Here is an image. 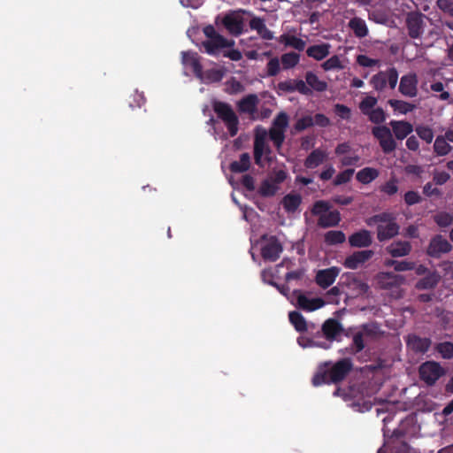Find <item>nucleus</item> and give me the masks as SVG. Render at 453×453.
<instances>
[{"label":"nucleus","instance_id":"f257e3e1","mask_svg":"<svg viewBox=\"0 0 453 453\" xmlns=\"http://www.w3.org/2000/svg\"><path fill=\"white\" fill-rule=\"evenodd\" d=\"M366 224L369 226H377V238L380 242L393 238L399 232L395 217L388 212H383L367 219Z\"/></svg>","mask_w":453,"mask_h":453},{"label":"nucleus","instance_id":"f03ea898","mask_svg":"<svg viewBox=\"0 0 453 453\" xmlns=\"http://www.w3.org/2000/svg\"><path fill=\"white\" fill-rule=\"evenodd\" d=\"M211 106L217 118L224 123L229 135L234 137L239 131L240 120L232 105L226 102L214 100Z\"/></svg>","mask_w":453,"mask_h":453},{"label":"nucleus","instance_id":"7ed1b4c3","mask_svg":"<svg viewBox=\"0 0 453 453\" xmlns=\"http://www.w3.org/2000/svg\"><path fill=\"white\" fill-rule=\"evenodd\" d=\"M313 214L319 215V225L323 227L336 226L341 220L339 211L330 210L329 203L325 201H318L313 203Z\"/></svg>","mask_w":453,"mask_h":453},{"label":"nucleus","instance_id":"20e7f679","mask_svg":"<svg viewBox=\"0 0 453 453\" xmlns=\"http://www.w3.org/2000/svg\"><path fill=\"white\" fill-rule=\"evenodd\" d=\"M374 282L378 288L390 290L395 297H399L401 296L399 287L403 284L404 278L392 273L382 272L375 276Z\"/></svg>","mask_w":453,"mask_h":453},{"label":"nucleus","instance_id":"39448f33","mask_svg":"<svg viewBox=\"0 0 453 453\" xmlns=\"http://www.w3.org/2000/svg\"><path fill=\"white\" fill-rule=\"evenodd\" d=\"M398 81V73L395 68H389L373 75L370 83L376 91H383L388 87L395 88Z\"/></svg>","mask_w":453,"mask_h":453},{"label":"nucleus","instance_id":"423d86ee","mask_svg":"<svg viewBox=\"0 0 453 453\" xmlns=\"http://www.w3.org/2000/svg\"><path fill=\"white\" fill-rule=\"evenodd\" d=\"M264 243L261 247V256L265 261H276L283 250L282 245L276 236H262Z\"/></svg>","mask_w":453,"mask_h":453},{"label":"nucleus","instance_id":"0eeeda50","mask_svg":"<svg viewBox=\"0 0 453 453\" xmlns=\"http://www.w3.org/2000/svg\"><path fill=\"white\" fill-rule=\"evenodd\" d=\"M444 373L445 370L434 361L426 362L419 367L420 379L428 386L434 385Z\"/></svg>","mask_w":453,"mask_h":453},{"label":"nucleus","instance_id":"6e6552de","mask_svg":"<svg viewBox=\"0 0 453 453\" xmlns=\"http://www.w3.org/2000/svg\"><path fill=\"white\" fill-rule=\"evenodd\" d=\"M378 333L379 327L375 324H367L363 326L353 335V343L356 350H362L365 348V342L375 337Z\"/></svg>","mask_w":453,"mask_h":453},{"label":"nucleus","instance_id":"1a4fd4ad","mask_svg":"<svg viewBox=\"0 0 453 453\" xmlns=\"http://www.w3.org/2000/svg\"><path fill=\"white\" fill-rule=\"evenodd\" d=\"M373 135L379 140L380 145L385 153L392 152L395 147L391 131L385 126H379L372 128Z\"/></svg>","mask_w":453,"mask_h":453},{"label":"nucleus","instance_id":"9d476101","mask_svg":"<svg viewBox=\"0 0 453 453\" xmlns=\"http://www.w3.org/2000/svg\"><path fill=\"white\" fill-rule=\"evenodd\" d=\"M221 23L233 35H240L243 31V18L238 12H232L226 14Z\"/></svg>","mask_w":453,"mask_h":453},{"label":"nucleus","instance_id":"9b49d317","mask_svg":"<svg viewBox=\"0 0 453 453\" xmlns=\"http://www.w3.org/2000/svg\"><path fill=\"white\" fill-rule=\"evenodd\" d=\"M373 254L374 252L370 250L356 251L345 258L343 265L348 269H357L368 261Z\"/></svg>","mask_w":453,"mask_h":453},{"label":"nucleus","instance_id":"f8f14e48","mask_svg":"<svg viewBox=\"0 0 453 453\" xmlns=\"http://www.w3.org/2000/svg\"><path fill=\"white\" fill-rule=\"evenodd\" d=\"M232 45H234V42L228 41L221 35L202 42V46L204 48L205 52L211 56L217 55L219 50L231 47Z\"/></svg>","mask_w":453,"mask_h":453},{"label":"nucleus","instance_id":"ddd939ff","mask_svg":"<svg viewBox=\"0 0 453 453\" xmlns=\"http://www.w3.org/2000/svg\"><path fill=\"white\" fill-rule=\"evenodd\" d=\"M258 103L259 99L257 96L256 94H250L239 100L236 104V106L239 113L249 114L250 118L254 119V115L257 111Z\"/></svg>","mask_w":453,"mask_h":453},{"label":"nucleus","instance_id":"4468645a","mask_svg":"<svg viewBox=\"0 0 453 453\" xmlns=\"http://www.w3.org/2000/svg\"><path fill=\"white\" fill-rule=\"evenodd\" d=\"M335 153L341 157L340 160L342 165H354L360 159L359 156L348 142L339 144L335 149Z\"/></svg>","mask_w":453,"mask_h":453},{"label":"nucleus","instance_id":"2eb2a0df","mask_svg":"<svg viewBox=\"0 0 453 453\" xmlns=\"http://www.w3.org/2000/svg\"><path fill=\"white\" fill-rule=\"evenodd\" d=\"M425 16L419 12H411L407 16V26L409 35L412 38L419 37L424 31V21Z\"/></svg>","mask_w":453,"mask_h":453},{"label":"nucleus","instance_id":"dca6fc26","mask_svg":"<svg viewBox=\"0 0 453 453\" xmlns=\"http://www.w3.org/2000/svg\"><path fill=\"white\" fill-rule=\"evenodd\" d=\"M418 79L415 73H408L401 78L399 90L400 92L409 97L417 96Z\"/></svg>","mask_w":453,"mask_h":453},{"label":"nucleus","instance_id":"f3484780","mask_svg":"<svg viewBox=\"0 0 453 453\" xmlns=\"http://www.w3.org/2000/svg\"><path fill=\"white\" fill-rule=\"evenodd\" d=\"M181 63L191 67L194 74L197 78H202L203 76V66L200 62V57L196 52L192 51H182L181 52Z\"/></svg>","mask_w":453,"mask_h":453},{"label":"nucleus","instance_id":"a211bd4d","mask_svg":"<svg viewBox=\"0 0 453 453\" xmlns=\"http://www.w3.org/2000/svg\"><path fill=\"white\" fill-rule=\"evenodd\" d=\"M451 250L450 243L441 235H436L430 242L427 253L431 257H440Z\"/></svg>","mask_w":453,"mask_h":453},{"label":"nucleus","instance_id":"6ab92c4d","mask_svg":"<svg viewBox=\"0 0 453 453\" xmlns=\"http://www.w3.org/2000/svg\"><path fill=\"white\" fill-rule=\"evenodd\" d=\"M372 242V236L368 230H359L349 236V243L354 248H366Z\"/></svg>","mask_w":453,"mask_h":453},{"label":"nucleus","instance_id":"aec40b11","mask_svg":"<svg viewBox=\"0 0 453 453\" xmlns=\"http://www.w3.org/2000/svg\"><path fill=\"white\" fill-rule=\"evenodd\" d=\"M278 89L284 93H292L298 91L301 94H308L309 88L302 80H288L278 83Z\"/></svg>","mask_w":453,"mask_h":453},{"label":"nucleus","instance_id":"412c9836","mask_svg":"<svg viewBox=\"0 0 453 453\" xmlns=\"http://www.w3.org/2000/svg\"><path fill=\"white\" fill-rule=\"evenodd\" d=\"M339 273L340 269L336 266L320 270L317 273L316 281L320 287L327 288L334 282Z\"/></svg>","mask_w":453,"mask_h":453},{"label":"nucleus","instance_id":"4be33fe9","mask_svg":"<svg viewBox=\"0 0 453 453\" xmlns=\"http://www.w3.org/2000/svg\"><path fill=\"white\" fill-rule=\"evenodd\" d=\"M266 143V133L264 131L262 134H256L254 139V159L256 165L260 167H264L262 157L265 153V150L267 147Z\"/></svg>","mask_w":453,"mask_h":453},{"label":"nucleus","instance_id":"5701e85b","mask_svg":"<svg viewBox=\"0 0 453 453\" xmlns=\"http://www.w3.org/2000/svg\"><path fill=\"white\" fill-rule=\"evenodd\" d=\"M350 370V363L347 359H343L336 363L330 370V380L334 382L342 380Z\"/></svg>","mask_w":453,"mask_h":453},{"label":"nucleus","instance_id":"b1692460","mask_svg":"<svg viewBox=\"0 0 453 453\" xmlns=\"http://www.w3.org/2000/svg\"><path fill=\"white\" fill-rule=\"evenodd\" d=\"M297 308L305 311H311V298L307 297L300 289L291 292V301Z\"/></svg>","mask_w":453,"mask_h":453},{"label":"nucleus","instance_id":"393cba45","mask_svg":"<svg viewBox=\"0 0 453 453\" xmlns=\"http://www.w3.org/2000/svg\"><path fill=\"white\" fill-rule=\"evenodd\" d=\"M431 344V342L427 338H420L416 335H410L407 339V346L410 349L424 353L427 351Z\"/></svg>","mask_w":453,"mask_h":453},{"label":"nucleus","instance_id":"a878e982","mask_svg":"<svg viewBox=\"0 0 453 453\" xmlns=\"http://www.w3.org/2000/svg\"><path fill=\"white\" fill-rule=\"evenodd\" d=\"M390 126L395 137L399 140L404 139L413 131L412 125L406 121L393 120L390 122Z\"/></svg>","mask_w":453,"mask_h":453},{"label":"nucleus","instance_id":"bb28decb","mask_svg":"<svg viewBox=\"0 0 453 453\" xmlns=\"http://www.w3.org/2000/svg\"><path fill=\"white\" fill-rule=\"evenodd\" d=\"M411 246L408 242H392L388 248V252L395 257H403L411 252Z\"/></svg>","mask_w":453,"mask_h":453},{"label":"nucleus","instance_id":"cd10ccee","mask_svg":"<svg viewBox=\"0 0 453 453\" xmlns=\"http://www.w3.org/2000/svg\"><path fill=\"white\" fill-rule=\"evenodd\" d=\"M288 319L296 331L300 334L305 333L308 330V323L304 317L297 311H293L288 313Z\"/></svg>","mask_w":453,"mask_h":453},{"label":"nucleus","instance_id":"c85d7f7f","mask_svg":"<svg viewBox=\"0 0 453 453\" xmlns=\"http://www.w3.org/2000/svg\"><path fill=\"white\" fill-rule=\"evenodd\" d=\"M250 167V156L249 153L245 152L241 154L239 161H233L229 169L232 173H241L248 171Z\"/></svg>","mask_w":453,"mask_h":453},{"label":"nucleus","instance_id":"c756f323","mask_svg":"<svg viewBox=\"0 0 453 453\" xmlns=\"http://www.w3.org/2000/svg\"><path fill=\"white\" fill-rule=\"evenodd\" d=\"M349 27L354 32L355 35L359 38H363L368 34V27L364 19L360 18H353L349 22Z\"/></svg>","mask_w":453,"mask_h":453},{"label":"nucleus","instance_id":"7c9ffc66","mask_svg":"<svg viewBox=\"0 0 453 453\" xmlns=\"http://www.w3.org/2000/svg\"><path fill=\"white\" fill-rule=\"evenodd\" d=\"M280 42L287 47H291L298 50H303L305 46V43L302 39L288 34L280 35Z\"/></svg>","mask_w":453,"mask_h":453},{"label":"nucleus","instance_id":"2f4dec72","mask_svg":"<svg viewBox=\"0 0 453 453\" xmlns=\"http://www.w3.org/2000/svg\"><path fill=\"white\" fill-rule=\"evenodd\" d=\"M323 332L328 339H335L341 334L342 327L336 320L328 319L323 325Z\"/></svg>","mask_w":453,"mask_h":453},{"label":"nucleus","instance_id":"473e14b6","mask_svg":"<svg viewBox=\"0 0 453 453\" xmlns=\"http://www.w3.org/2000/svg\"><path fill=\"white\" fill-rule=\"evenodd\" d=\"M379 176V171L372 167H365L357 173V180L363 183L368 184Z\"/></svg>","mask_w":453,"mask_h":453},{"label":"nucleus","instance_id":"72a5a7b5","mask_svg":"<svg viewBox=\"0 0 453 453\" xmlns=\"http://www.w3.org/2000/svg\"><path fill=\"white\" fill-rule=\"evenodd\" d=\"M302 199L299 195H287L282 201L283 207L288 212H294L301 204Z\"/></svg>","mask_w":453,"mask_h":453},{"label":"nucleus","instance_id":"f704fd0d","mask_svg":"<svg viewBox=\"0 0 453 453\" xmlns=\"http://www.w3.org/2000/svg\"><path fill=\"white\" fill-rule=\"evenodd\" d=\"M261 276H262V279L264 281L268 282L270 285L275 287L280 291V294H282L283 296H285L288 299H289L291 301V293H290L289 286L285 285V284L279 285L273 280H269L267 278L273 276L270 271L264 270L261 273Z\"/></svg>","mask_w":453,"mask_h":453},{"label":"nucleus","instance_id":"c9c22d12","mask_svg":"<svg viewBox=\"0 0 453 453\" xmlns=\"http://www.w3.org/2000/svg\"><path fill=\"white\" fill-rule=\"evenodd\" d=\"M325 71L342 70L345 67V61L339 56H333L322 64Z\"/></svg>","mask_w":453,"mask_h":453},{"label":"nucleus","instance_id":"e433bc0d","mask_svg":"<svg viewBox=\"0 0 453 453\" xmlns=\"http://www.w3.org/2000/svg\"><path fill=\"white\" fill-rule=\"evenodd\" d=\"M434 152L438 156H445L450 152L452 147L442 135L437 136L434 143Z\"/></svg>","mask_w":453,"mask_h":453},{"label":"nucleus","instance_id":"4c0bfd02","mask_svg":"<svg viewBox=\"0 0 453 453\" xmlns=\"http://www.w3.org/2000/svg\"><path fill=\"white\" fill-rule=\"evenodd\" d=\"M439 280L440 275L438 273H431L420 280L416 286L418 289L433 288L439 282Z\"/></svg>","mask_w":453,"mask_h":453},{"label":"nucleus","instance_id":"58836bf2","mask_svg":"<svg viewBox=\"0 0 453 453\" xmlns=\"http://www.w3.org/2000/svg\"><path fill=\"white\" fill-rule=\"evenodd\" d=\"M346 241V235L343 232L331 230L325 234V242L329 245L342 243Z\"/></svg>","mask_w":453,"mask_h":453},{"label":"nucleus","instance_id":"ea45409f","mask_svg":"<svg viewBox=\"0 0 453 453\" xmlns=\"http://www.w3.org/2000/svg\"><path fill=\"white\" fill-rule=\"evenodd\" d=\"M299 62V54L296 52L285 53L280 58L283 69H290Z\"/></svg>","mask_w":453,"mask_h":453},{"label":"nucleus","instance_id":"a19ab883","mask_svg":"<svg viewBox=\"0 0 453 453\" xmlns=\"http://www.w3.org/2000/svg\"><path fill=\"white\" fill-rule=\"evenodd\" d=\"M390 106L401 114H406L414 109V105L401 100H390Z\"/></svg>","mask_w":453,"mask_h":453},{"label":"nucleus","instance_id":"79ce46f5","mask_svg":"<svg viewBox=\"0 0 453 453\" xmlns=\"http://www.w3.org/2000/svg\"><path fill=\"white\" fill-rule=\"evenodd\" d=\"M284 132L285 131L280 130V128L273 127L269 130V137L277 148H280L284 142V139H285Z\"/></svg>","mask_w":453,"mask_h":453},{"label":"nucleus","instance_id":"37998d69","mask_svg":"<svg viewBox=\"0 0 453 453\" xmlns=\"http://www.w3.org/2000/svg\"><path fill=\"white\" fill-rule=\"evenodd\" d=\"M377 104V98L372 96H366L360 103L359 109L365 114H368Z\"/></svg>","mask_w":453,"mask_h":453},{"label":"nucleus","instance_id":"c03bdc74","mask_svg":"<svg viewBox=\"0 0 453 453\" xmlns=\"http://www.w3.org/2000/svg\"><path fill=\"white\" fill-rule=\"evenodd\" d=\"M434 221L439 226L445 227L453 224V214L442 211L434 216Z\"/></svg>","mask_w":453,"mask_h":453},{"label":"nucleus","instance_id":"a18cd8bd","mask_svg":"<svg viewBox=\"0 0 453 453\" xmlns=\"http://www.w3.org/2000/svg\"><path fill=\"white\" fill-rule=\"evenodd\" d=\"M330 45L328 43H322L313 45V58L321 60L329 54Z\"/></svg>","mask_w":453,"mask_h":453},{"label":"nucleus","instance_id":"49530a36","mask_svg":"<svg viewBox=\"0 0 453 453\" xmlns=\"http://www.w3.org/2000/svg\"><path fill=\"white\" fill-rule=\"evenodd\" d=\"M438 352L443 358L449 359L453 357V343L449 342H441L436 347Z\"/></svg>","mask_w":453,"mask_h":453},{"label":"nucleus","instance_id":"de8ad7c7","mask_svg":"<svg viewBox=\"0 0 453 453\" xmlns=\"http://www.w3.org/2000/svg\"><path fill=\"white\" fill-rule=\"evenodd\" d=\"M416 132L422 140L427 143L432 142L434 139V132L432 128L426 126H418L416 127Z\"/></svg>","mask_w":453,"mask_h":453},{"label":"nucleus","instance_id":"09e8293b","mask_svg":"<svg viewBox=\"0 0 453 453\" xmlns=\"http://www.w3.org/2000/svg\"><path fill=\"white\" fill-rule=\"evenodd\" d=\"M276 191H277L276 186L268 180H264L261 183V186L258 190L259 194L265 197L274 196Z\"/></svg>","mask_w":453,"mask_h":453},{"label":"nucleus","instance_id":"8fccbe9b","mask_svg":"<svg viewBox=\"0 0 453 453\" xmlns=\"http://www.w3.org/2000/svg\"><path fill=\"white\" fill-rule=\"evenodd\" d=\"M349 288L355 292L357 296L365 294L369 289V286L359 280H353L349 283Z\"/></svg>","mask_w":453,"mask_h":453},{"label":"nucleus","instance_id":"3c124183","mask_svg":"<svg viewBox=\"0 0 453 453\" xmlns=\"http://www.w3.org/2000/svg\"><path fill=\"white\" fill-rule=\"evenodd\" d=\"M354 174L353 169H347L343 172H341L339 174L336 175L335 179L334 180V184L338 186L344 183H347L350 180Z\"/></svg>","mask_w":453,"mask_h":453},{"label":"nucleus","instance_id":"603ef678","mask_svg":"<svg viewBox=\"0 0 453 453\" xmlns=\"http://www.w3.org/2000/svg\"><path fill=\"white\" fill-rule=\"evenodd\" d=\"M280 70V63L278 58H272L266 65L267 75L270 77L276 76Z\"/></svg>","mask_w":453,"mask_h":453},{"label":"nucleus","instance_id":"864d4df0","mask_svg":"<svg viewBox=\"0 0 453 453\" xmlns=\"http://www.w3.org/2000/svg\"><path fill=\"white\" fill-rule=\"evenodd\" d=\"M366 116L373 123H381L385 120L384 111L380 107L374 108Z\"/></svg>","mask_w":453,"mask_h":453},{"label":"nucleus","instance_id":"5fc2aeb1","mask_svg":"<svg viewBox=\"0 0 453 453\" xmlns=\"http://www.w3.org/2000/svg\"><path fill=\"white\" fill-rule=\"evenodd\" d=\"M357 62L358 65H360L361 66H364V67H372V66H376V65L379 66L380 65V60L371 58L365 55H358L357 57Z\"/></svg>","mask_w":453,"mask_h":453},{"label":"nucleus","instance_id":"6e6d98bb","mask_svg":"<svg viewBox=\"0 0 453 453\" xmlns=\"http://www.w3.org/2000/svg\"><path fill=\"white\" fill-rule=\"evenodd\" d=\"M288 124V119L286 113L280 112L277 115V117L274 119L273 123V127H278L280 128V130L285 131L286 127Z\"/></svg>","mask_w":453,"mask_h":453},{"label":"nucleus","instance_id":"4d7b16f0","mask_svg":"<svg viewBox=\"0 0 453 453\" xmlns=\"http://www.w3.org/2000/svg\"><path fill=\"white\" fill-rule=\"evenodd\" d=\"M437 7L443 12L453 17V1L452 0H437Z\"/></svg>","mask_w":453,"mask_h":453},{"label":"nucleus","instance_id":"13d9d810","mask_svg":"<svg viewBox=\"0 0 453 453\" xmlns=\"http://www.w3.org/2000/svg\"><path fill=\"white\" fill-rule=\"evenodd\" d=\"M334 111L337 116L342 119H349L351 116V111L349 107L337 104L334 106Z\"/></svg>","mask_w":453,"mask_h":453},{"label":"nucleus","instance_id":"bf43d9fd","mask_svg":"<svg viewBox=\"0 0 453 453\" xmlns=\"http://www.w3.org/2000/svg\"><path fill=\"white\" fill-rule=\"evenodd\" d=\"M394 268L397 272L409 271L415 268V264L410 261H392Z\"/></svg>","mask_w":453,"mask_h":453},{"label":"nucleus","instance_id":"052dcab7","mask_svg":"<svg viewBox=\"0 0 453 453\" xmlns=\"http://www.w3.org/2000/svg\"><path fill=\"white\" fill-rule=\"evenodd\" d=\"M381 190L389 196L395 194L398 191L396 180H391L388 181L385 183V185H383Z\"/></svg>","mask_w":453,"mask_h":453},{"label":"nucleus","instance_id":"680f3d73","mask_svg":"<svg viewBox=\"0 0 453 453\" xmlns=\"http://www.w3.org/2000/svg\"><path fill=\"white\" fill-rule=\"evenodd\" d=\"M404 201L408 205H413L420 201V196L418 192L415 191H408L404 195Z\"/></svg>","mask_w":453,"mask_h":453},{"label":"nucleus","instance_id":"e2e57ef3","mask_svg":"<svg viewBox=\"0 0 453 453\" xmlns=\"http://www.w3.org/2000/svg\"><path fill=\"white\" fill-rule=\"evenodd\" d=\"M304 276V272L303 270H297V271H292L288 272L286 276L285 280L288 283H290L292 280H302Z\"/></svg>","mask_w":453,"mask_h":453},{"label":"nucleus","instance_id":"0e129e2a","mask_svg":"<svg viewBox=\"0 0 453 453\" xmlns=\"http://www.w3.org/2000/svg\"><path fill=\"white\" fill-rule=\"evenodd\" d=\"M265 27V24L260 18L255 17L250 20V27L253 30H256L257 33L260 32Z\"/></svg>","mask_w":453,"mask_h":453},{"label":"nucleus","instance_id":"69168bd1","mask_svg":"<svg viewBox=\"0 0 453 453\" xmlns=\"http://www.w3.org/2000/svg\"><path fill=\"white\" fill-rule=\"evenodd\" d=\"M242 184L249 191H253L255 189L254 178L250 174H246L242 177Z\"/></svg>","mask_w":453,"mask_h":453},{"label":"nucleus","instance_id":"338daca9","mask_svg":"<svg viewBox=\"0 0 453 453\" xmlns=\"http://www.w3.org/2000/svg\"><path fill=\"white\" fill-rule=\"evenodd\" d=\"M449 174L446 172H437L434 174V181L438 185H442L448 181Z\"/></svg>","mask_w":453,"mask_h":453},{"label":"nucleus","instance_id":"774afa93","mask_svg":"<svg viewBox=\"0 0 453 453\" xmlns=\"http://www.w3.org/2000/svg\"><path fill=\"white\" fill-rule=\"evenodd\" d=\"M335 173V170L333 165H326V168L320 173L319 178L322 180H330L334 174Z\"/></svg>","mask_w":453,"mask_h":453}]
</instances>
